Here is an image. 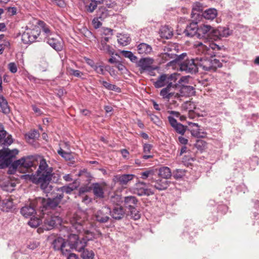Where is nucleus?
Returning a JSON list of instances; mask_svg holds the SVG:
<instances>
[{"mask_svg":"<svg viewBox=\"0 0 259 259\" xmlns=\"http://www.w3.org/2000/svg\"><path fill=\"white\" fill-rule=\"evenodd\" d=\"M68 242L72 248L79 252L82 251L87 245V239L75 234H71L68 237Z\"/></svg>","mask_w":259,"mask_h":259,"instance_id":"obj_8","label":"nucleus"},{"mask_svg":"<svg viewBox=\"0 0 259 259\" xmlns=\"http://www.w3.org/2000/svg\"><path fill=\"white\" fill-rule=\"evenodd\" d=\"M82 251L81 256L83 259H93L94 258L95 254L93 250L84 248Z\"/></svg>","mask_w":259,"mask_h":259,"instance_id":"obj_41","label":"nucleus"},{"mask_svg":"<svg viewBox=\"0 0 259 259\" xmlns=\"http://www.w3.org/2000/svg\"><path fill=\"white\" fill-rule=\"evenodd\" d=\"M109 39L108 37H103L101 40L99 48L105 53L112 55L114 53V50L111 46L107 44Z\"/></svg>","mask_w":259,"mask_h":259,"instance_id":"obj_20","label":"nucleus"},{"mask_svg":"<svg viewBox=\"0 0 259 259\" xmlns=\"http://www.w3.org/2000/svg\"><path fill=\"white\" fill-rule=\"evenodd\" d=\"M40 33L38 27L35 26L33 29H27L22 35V40L24 44H28L36 41Z\"/></svg>","mask_w":259,"mask_h":259,"instance_id":"obj_10","label":"nucleus"},{"mask_svg":"<svg viewBox=\"0 0 259 259\" xmlns=\"http://www.w3.org/2000/svg\"><path fill=\"white\" fill-rule=\"evenodd\" d=\"M93 69L98 74L101 75L105 74L104 66L103 65H101L98 64H96V66H94Z\"/></svg>","mask_w":259,"mask_h":259,"instance_id":"obj_50","label":"nucleus"},{"mask_svg":"<svg viewBox=\"0 0 259 259\" xmlns=\"http://www.w3.org/2000/svg\"><path fill=\"white\" fill-rule=\"evenodd\" d=\"M212 27L208 25H202L199 27L198 35L209 37Z\"/></svg>","mask_w":259,"mask_h":259,"instance_id":"obj_30","label":"nucleus"},{"mask_svg":"<svg viewBox=\"0 0 259 259\" xmlns=\"http://www.w3.org/2000/svg\"><path fill=\"white\" fill-rule=\"evenodd\" d=\"M195 53L198 55H207L210 57L215 56L217 51L221 49V47L212 42H196L194 45Z\"/></svg>","mask_w":259,"mask_h":259,"instance_id":"obj_5","label":"nucleus"},{"mask_svg":"<svg viewBox=\"0 0 259 259\" xmlns=\"http://www.w3.org/2000/svg\"><path fill=\"white\" fill-rule=\"evenodd\" d=\"M0 111L4 114H8L10 112V108L7 100L1 94H0Z\"/></svg>","mask_w":259,"mask_h":259,"instance_id":"obj_29","label":"nucleus"},{"mask_svg":"<svg viewBox=\"0 0 259 259\" xmlns=\"http://www.w3.org/2000/svg\"><path fill=\"white\" fill-rule=\"evenodd\" d=\"M130 213L129 215L131 218H133L135 220L139 219L141 217V214L139 211L135 207H132L129 209Z\"/></svg>","mask_w":259,"mask_h":259,"instance_id":"obj_44","label":"nucleus"},{"mask_svg":"<svg viewBox=\"0 0 259 259\" xmlns=\"http://www.w3.org/2000/svg\"><path fill=\"white\" fill-rule=\"evenodd\" d=\"M92 190L94 195L96 197L103 198L104 197V191H105L107 185L105 182L95 183L92 184Z\"/></svg>","mask_w":259,"mask_h":259,"instance_id":"obj_15","label":"nucleus"},{"mask_svg":"<svg viewBox=\"0 0 259 259\" xmlns=\"http://www.w3.org/2000/svg\"><path fill=\"white\" fill-rule=\"evenodd\" d=\"M222 64L220 60L210 57L209 59L207 58H198V66L201 67L203 70L208 71H215L218 68L222 67Z\"/></svg>","mask_w":259,"mask_h":259,"instance_id":"obj_7","label":"nucleus"},{"mask_svg":"<svg viewBox=\"0 0 259 259\" xmlns=\"http://www.w3.org/2000/svg\"><path fill=\"white\" fill-rule=\"evenodd\" d=\"M217 11L215 9H208L205 10L203 13V17L207 20H213L217 16Z\"/></svg>","mask_w":259,"mask_h":259,"instance_id":"obj_33","label":"nucleus"},{"mask_svg":"<svg viewBox=\"0 0 259 259\" xmlns=\"http://www.w3.org/2000/svg\"><path fill=\"white\" fill-rule=\"evenodd\" d=\"M153 60L150 58L141 59L138 63V66L140 68L141 72L145 71H151L152 70L151 66Z\"/></svg>","mask_w":259,"mask_h":259,"instance_id":"obj_19","label":"nucleus"},{"mask_svg":"<svg viewBox=\"0 0 259 259\" xmlns=\"http://www.w3.org/2000/svg\"><path fill=\"white\" fill-rule=\"evenodd\" d=\"M137 202L138 200L135 196H130L124 197V204L128 209L135 207Z\"/></svg>","mask_w":259,"mask_h":259,"instance_id":"obj_28","label":"nucleus"},{"mask_svg":"<svg viewBox=\"0 0 259 259\" xmlns=\"http://www.w3.org/2000/svg\"><path fill=\"white\" fill-rule=\"evenodd\" d=\"M182 108L183 110L189 112L195 109V107L193 103L191 101H187L182 105Z\"/></svg>","mask_w":259,"mask_h":259,"instance_id":"obj_46","label":"nucleus"},{"mask_svg":"<svg viewBox=\"0 0 259 259\" xmlns=\"http://www.w3.org/2000/svg\"><path fill=\"white\" fill-rule=\"evenodd\" d=\"M189 125L192 126L191 133L193 137L199 138H204L206 137L207 133L200 129L198 123H190Z\"/></svg>","mask_w":259,"mask_h":259,"instance_id":"obj_22","label":"nucleus"},{"mask_svg":"<svg viewBox=\"0 0 259 259\" xmlns=\"http://www.w3.org/2000/svg\"><path fill=\"white\" fill-rule=\"evenodd\" d=\"M133 174L118 175L114 177V181L122 187H126L128 184L135 178Z\"/></svg>","mask_w":259,"mask_h":259,"instance_id":"obj_16","label":"nucleus"},{"mask_svg":"<svg viewBox=\"0 0 259 259\" xmlns=\"http://www.w3.org/2000/svg\"><path fill=\"white\" fill-rule=\"evenodd\" d=\"M0 143L6 145H10L13 143V139L11 135H7L5 130L0 132Z\"/></svg>","mask_w":259,"mask_h":259,"instance_id":"obj_26","label":"nucleus"},{"mask_svg":"<svg viewBox=\"0 0 259 259\" xmlns=\"http://www.w3.org/2000/svg\"><path fill=\"white\" fill-rule=\"evenodd\" d=\"M34 201L35 199L32 200L29 205H25L21 209L20 212L22 215L27 218L35 213L36 210L39 211V205Z\"/></svg>","mask_w":259,"mask_h":259,"instance_id":"obj_11","label":"nucleus"},{"mask_svg":"<svg viewBox=\"0 0 259 259\" xmlns=\"http://www.w3.org/2000/svg\"><path fill=\"white\" fill-rule=\"evenodd\" d=\"M59 38V36L55 33L47 38V42L57 51H61L63 49L62 43Z\"/></svg>","mask_w":259,"mask_h":259,"instance_id":"obj_18","label":"nucleus"},{"mask_svg":"<svg viewBox=\"0 0 259 259\" xmlns=\"http://www.w3.org/2000/svg\"><path fill=\"white\" fill-rule=\"evenodd\" d=\"M55 174H53V168L48 165L45 159L42 158L40 159L36 175H31L30 179L33 183L40 185L41 189L46 194L47 196H53L55 195V190L50 182L52 177L54 178L53 181H55Z\"/></svg>","mask_w":259,"mask_h":259,"instance_id":"obj_1","label":"nucleus"},{"mask_svg":"<svg viewBox=\"0 0 259 259\" xmlns=\"http://www.w3.org/2000/svg\"><path fill=\"white\" fill-rule=\"evenodd\" d=\"M98 2L96 0H92L91 2L85 6L87 12L92 13L97 8Z\"/></svg>","mask_w":259,"mask_h":259,"instance_id":"obj_45","label":"nucleus"},{"mask_svg":"<svg viewBox=\"0 0 259 259\" xmlns=\"http://www.w3.org/2000/svg\"><path fill=\"white\" fill-rule=\"evenodd\" d=\"M58 153L62 157L65 158L66 160L71 161L73 157L71 153L66 152L60 149L58 151Z\"/></svg>","mask_w":259,"mask_h":259,"instance_id":"obj_43","label":"nucleus"},{"mask_svg":"<svg viewBox=\"0 0 259 259\" xmlns=\"http://www.w3.org/2000/svg\"><path fill=\"white\" fill-rule=\"evenodd\" d=\"M92 24L96 29L100 28L102 25V23L99 20V18H94L92 21Z\"/></svg>","mask_w":259,"mask_h":259,"instance_id":"obj_56","label":"nucleus"},{"mask_svg":"<svg viewBox=\"0 0 259 259\" xmlns=\"http://www.w3.org/2000/svg\"><path fill=\"white\" fill-rule=\"evenodd\" d=\"M37 161L33 156L23 157L15 161L12 164L14 169H18L22 172H30L36 168Z\"/></svg>","mask_w":259,"mask_h":259,"instance_id":"obj_4","label":"nucleus"},{"mask_svg":"<svg viewBox=\"0 0 259 259\" xmlns=\"http://www.w3.org/2000/svg\"><path fill=\"white\" fill-rule=\"evenodd\" d=\"M152 145L149 144H145L143 146V152L145 153H150Z\"/></svg>","mask_w":259,"mask_h":259,"instance_id":"obj_57","label":"nucleus"},{"mask_svg":"<svg viewBox=\"0 0 259 259\" xmlns=\"http://www.w3.org/2000/svg\"><path fill=\"white\" fill-rule=\"evenodd\" d=\"M39 25L41 28L42 31L45 33L46 37L48 38L49 36H51L54 33L52 32L49 26L47 25L44 22L40 21Z\"/></svg>","mask_w":259,"mask_h":259,"instance_id":"obj_38","label":"nucleus"},{"mask_svg":"<svg viewBox=\"0 0 259 259\" xmlns=\"http://www.w3.org/2000/svg\"><path fill=\"white\" fill-rule=\"evenodd\" d=\"M18 152L19 151L16 149L10 150L4 148L0 150V169L9 166Z\"/></svg>","mask_w":259,"mask_h":259,"instance_id":"obj_6","label":"nucleus"},{"mask_svg":"<svg viewBox=\"0 0 259 259\" xmlns=\"http://www.w3.org/2000/svg\"><path fill=\"white\" fill-rule=\"evenodd\" d=\"M153 173V171L152 170H147L145 171L141 172L140 173L141 178L145 180L150 175H152Z\"/></svg>","mask_w":259,"mask_h":259,"instance_id":"obj_54","label":"nucleus"},{"mask_svg":"<svg viewBox=\"0 0 259 259\" xmlns=\"http://www.w3.org/2000/svg\"><path fill=\"white\" fill-rule=\"evenodd\" d=\"M177 89H180L179 97L178 98H174L175 99H179L180 97L183 96H190L194 93V89L193 87L190 85H180L179 84V87Z\"/></svg>","mask_w":259,"mask_h":259,"instance_id":"obj_23","label":"nucleus"},{"mask_svg":"<svg viewBox=\"0 0 259 259\" xmlns=\"http://www.w3.org/2000/svg\"><path fill=\"white\" fill-rule=\"evenodd\" d=\"M44 221V227L45 230H50L54 228L57 224L61 223L60 218L57 216H52L47 214Z\"/></svg>","mask_w":259,"mask_h":259,"instance_id":"obj_14","label":"nucleus"},{"mask_svg":"<svg viewBox=\"0 0 259 259\" xmlns=\"http://www.w3.org/2000/svg\"><path fill=\"white\" fill-rule=\"evenodd\" d=\"M110 214L115 220H120L125 215V210L123 207L120 205H116L111 211Z\"/></svg>","mask_w":259,"mask_h":259,"instance_id":"obj_21","label":"nucleus"},{"mask_svg":"<svg viewBox=\"0 0 259 259\" xmlns=\"http://www.w3.org/2000/svg\"><path fill=\"white\" fill-rule=\"evenodd\" d=\"M70 223L72 225L71 230L74 232V230L76 232L80 233L83 230L82 224L84 223L83 219L78 214L75 213L70 220Z\"/></svg>","mask_w":259,"mask_h":259,"instance_id":"obj_12","label":"nucleus"},{"mask_svg":"<svg viewBox=\"0 0 259 259\" xmlns=\"http://www.w3.org/2000/svg\"><path fill=\"white\" fill-rule=\"evenodd\" d=\"M121 54L124 57L128 58L133 62H136L137 61V57L130 51H122Z\"/></svg>","mask_w":259,"mask_h":259,"instance_id":"obj_42","label":"nucleus"},{"mask_svg":"<svg viewBox=\"0 0 259 259\" xmlns=\"http://www.w3.org/2000/svg\"><path fill=\"white\" fill-rule=\"evenodd\" d=\"M168 120L170 125L174 128L175 131L181 135H184L187 128V126H184L180 123L177 122V120L173 117L169 116Z\"/></svg>","mask_w":259,"mask_h":259,"instance_id":"obj_17","label":"nucleus"},{"mask_svg":"<svg viewBox=\"0 0 259 259\" xmlns=\"http://www.w3.org/2000/svg\"><path fill=\"white\" fill-rule=\"evenodd\" d=\"M161 36L167 39L170 38L172 35L171 30L168 26H164L161 29Z\"/></svg>","mask_w":259,"mask_h":259,"instance_id":"obj_40","label":"nucleus"},{"mask_svg":"<svg viewBox=\"0 0 259 259\" xmlns=\"http://www.w3.org/2000/svg\"><path fill=\"white\" fill-rule=\"evenodd\" d=\"M78 175L82 178L86 179V181L89 183L91 182L93 179V176L91 172H89L86 169L80 170Z\"/></svg>","mask_w":259,"mask_h":259,"instance_id":"obj_39","label":"nucleus"},{"mask_svg":"<svg viewBox=\"0 0 259 259\" xmlns=\"http://www.w3.org/2000/svg\"><path fill=\"white\" fill-rule=\"evenodd\" d=\"M221 35V34L220 33L219 28L217 29H214L212 28L209 37L214 39V40H217L222 38Z\"/></svg>","mask_w":259,"mask_h":259,"instance_id":"obj_47","label":"nucleus"},{"mask_svg":"<svg viewBox=\"0 0 259 259\" xmlns=\"http://www.w3.org/2000/svg\"><path fill=\"white\" fill-rule=\"evenodd\" d=\"M120 152L124 158L128 159L130 153L126 149H121L120 150Z\"/></svg>","mask_w":259,"mask_h":259,"instance_id":"obj_61","label":"nucleus"},{"mask_svg":"<svg viewBox=\"0 0 259 259\" xmlns=\"http://www.w3.org/2000/svg\"><path fill=\"white\" fill-rule=\"evenodd\" d=\"M100 79L99 80V82L102 85H103L104 86V87H105L106 89L109 90L110 86L111 85V83L102 80V78L101 77H100Z\"/></svg>","mask_w":259,"mask_h":259,"instance_id":"obj_59","label":"nucleus"},{"mask_svg":"<svg viewBox=\"0 0 259 259\" xmlns=\"http://www.w3.org/2000/svg\"><path fill=\"white\" fill-rule=\"evenodd\" d=\"M172 55H173L172 54H170L167 55L164 52H163L162 53H161L159 55V58H161V63H163L165 62L166 61H169L171 59L176 60L175 59H174L173 58H171L170 57V56H171Z\"/></svg>","mask_w":259,"mask_h":259,"instance_id":"obj_49","label":"nucleus"},{"mask_svg":"<svg viewBox=\"0 0 259 259\" xmlns=\"http://www.w3.org/2000/svg\"><path fill=\"white\" fill-rule=\"evenodd\" d=\"M1 206L3 211H9L13 207V202L10 198L5 199L2 201Z\"/></svg>","mask_w":259,"mask_h":259,"instance_id":"obj_36","label":"nucleus"},{"mask_svg":"<svg viewBox=\"0 0 259 259\" xmlns=\"http://www.w3.org/2000/svg\"><path fill=\"white\" fill-rule=\"evenodd\" d=\"M159 175L163 180H166L170 178L171 176V172L170 168L168 167H162L159 169Z\"/></svg>","mask_w":259,"mask_h":259,"instance_id":"obj_37","label":"nucleus"},{"mask_svg":"<svg viewBox=\"0 0 259 259\" xmlns=\"http://www.w3.org/2000/svg\"><path fill=\"white\" fill-rule=\"evenodd\" d=\"M47 199L42 197H37L35 199L34 202L39 205V211L45 214V211L53 210L59 206L63 198L62 194L56 193L54 196Z\"/></svg>","mask_w":259,"mask_h":259,"instance_id":"obj_3","label":"nucleus"},{"mask_svg":"<svg viewBox=\"0 0 259 259\" xmlns=\"http://www.w3.org/2000/svg\"><path fill=\"white\" fill-rule=\"evenodd\" d=\"M221 37H227L229 35V29L224 27H219Z\"/></svg>","mask_w":259,"mask_h":259,"instance_id":"obj_52","label":"nucleus"},{"mask_svg":"<svg viewBox=\"0 0 259 259\" xmlns=\"http://www.w3.org/2000/svg\"><path fill=\"white\" fill-rule=\"evenodd\" d=\"M69 73L71 75H72L75 77L80 78L82 77V76L83 75V73L82 72L80 71L79 70H74L73 69H70Z\"/></svg>","mask_w":259,"mask_h":259,"instance_id":"obj_53","label":"nucleus"},{"mask_svg":"<svg viewBox=\"0 0 259 259\" xmlns=\"http://www.w3.org/2000/svg\"><path fill=\"white\" fill-rule=\"evenodd\" d=\"M164 52L166 53L167 55L172 54L173 55L170 57L175 59H176L177 58H182V56H186V54H182L181 55L178 56L176 54L177 51L176 50V47L174 45H168L167 46H166L164 49Z\"/></svg>","mask_w":259,"mask_h":259,"instance_id":"obj_25","label":"nucleus"},{"mask_svg":"<svg viewBox=\"0 0 259 259\" xmlns=\"http://www.w3.org/2000/svg\"><path fill=\"white\" fill-rule=\"evenodd\" d=\"M111 213L110 208L104 206L99 210L95 214L96 220L101 223L107 222L109 220V215Z\"/></svg>","mask_w":259,"mask_h":259,"instance_id":"obj_13","label":"nucleus"},{"mask_svg":"<svg viewBox=\"0 0 259 259\" xmlns=\"http://www.w3.org/2000/svg\"><path fill=\"white\" fill-rule=\"evenodd\" d=\"M152 186L159 191L164 190L168 187V182L166 180L159 179L157 180Z\"/></svg>","mask_w":259,"mask_h":259,"instance_id":"obj_34","label":"nucleus"},{"mask_svg":"<svg viewBox=\"0 0 259 259\" xmlns=\"http://www.w3.org/2000/svg\"><path fill=\"white\" fill-rule=\"evenodd\" d=\"M198 58L196 59H187L180 64V69L187 73H194L198 71Z\"/></svg>","mask_w":259,"mask_h":259,"instance_id":"obj_9","label":"nucleus"},{"mask_svg":"<svg viewBox=\"0 0 259 259\" xmlns=\"http://www.w3.org/2000/svg\"><path fill=\"white\" fill-rule=\"evenodd\" d=\"M41 221V220L38 218H31L28 224L32 228H36L39 225Z\"/></svg>","mask_w":259,"mask_h":259,"instance_id":"obj_48","label":"nucleus"},{"mask_svg":"<svg viewBox=\"0 0 259 259\" xmlns=\"http://www.w3.org/2000/svg\"><path fill=\"white\" fill-rule=\"evenodd\" d=\"M52 2L60 7H63L65 5L63 0H52Z\"/></svg>","mask_w":259,"mask_h":259,"instance_id":"obj_63","label":"nucleus"},{"mask_svg":"<svg viewBox=\"0 0 259 259\" xmlns=\"http://www.w3.org/2000/svg\"><path fill=\"white\" fill-rule=\"evenodd\" d=\"M199 27L197 22H192L188 25L184 31L187 36L193 37L198 34Z\"/></svg>","mask_w":259,"mask_h":259,"instance_id":"obj_24","label":"nucleus"},{"mask_svg":"<svg viewBox=\"0 0 259 259\" xmlns=\"http://www.w3.org/2000/svg\"><path fill=\"white\" fill-rule=\"evenodd\" d=\"M77 188V186L69 184L67 186H64L60 188H58L56 189L57 191V193L62 194L64 196V193H65L67 194H70L72 191L75 190Z\"/></svg>","mask_w":259,"mask_h":259,"instance_id":"obj_27","label":"nucleus"},{"mask_svg":"<svg viewBox=\"0 0 259 259\" xmlns=\"http://www.w3.org/2000/svg\"><path fill=\"white\" fill-rule=\"evenodd\" d=\"M117 37L118 43L122 46H125L128 45L131 41V38L126 34H119L117 36Z\"/></svg>","mask_w":259,"mask_h":259,"instance_id":"obj_35","label":"nucleus"},{"mask_svg":"<svg viewBox=\"0 0 259 259\" xmlns=\"http://www.w3.org/2000/svg\"><path fill=\"white\" fill-rule=\"evenodd\" d=\"M8 69L13 73H15L17 71V65L14 62H11L8 64Z\"/></svg>","mask_w":259,"mask_h":259,"instance_id":"obj_55","label":"nucleus"},{"mask_svg":"<svg viewBox=\"0 0 259 259\" xmlns=\"http://www.w3.org/2000/svg\"><path fill=\"white\" fill-rule=\"evenodd\" d=\"M63 248V250H60L63 255L68 254L70 252L71 249H73L71 245L69 244V242L67 244L66 242L64 244V247Z\"/></svg>","mask_w":259,"mask_h":259,"instance_id":"obj_51","label":"nucleus"},{"mask_svg":"<svg viewBox=\"0 0 259 259\" xmlns=\"http://www.w3.org/2000/svg\"><path fill=\"white\" fill-rule=\"evenodd\" d=\"M202 6L201 4L200 3L196 2L194 4L193 9H192V13H194L195 11H201Z\"/></svg>","mask_w":259,"mask_h":259,"instance_id":"obj_58","label":"nucleus"},{"mask_svg":"<svg viewBox=\"0 0 259 259\" xmlns=\"http://www.w3.org/2000/svg\"><path fill=\"white\" fill-rule=\"evenodd\" d=\"M79 197L81 198L82 202L85 204H87L91 201L90 198L87 195H81V196Z\"/></svg>","mask_w":259,"mask_h":259,"instance_id":"obj_62","label":"nucleus"},{"mask_svg":"<svg viewBox=\"0 0 259 259\" xmlns=\"http://www.w3.org/2000/svg\"><path fill=\"white\" fill-rule=\"evenodd\" d=\"M65 242V241L63 238L62 237H58L54 240L52 245L54 249L56 250H63V247H64V244Z\"/></svg>","mask_w":259,"mask_h":259,"instance_id":"obj_32","label":"nucleus"},{"mask_svg":"<svg viewBox=\"0 0 259 259\" xmlns=\"http://www.w3.org/2000/svg\"><path fill=\"white\" fill-rule=\"evenodd\" d=\"M178 140H179V142L182 144H183V145H186L187 143H188V139L182 137V136H180L179 138H178Z\"/></svg>","mask_w":259,"mask_h":259,"instance_id":"obj_64","label":"nucleus"},{"mask_svg":"<svg viewBox=\"0 0 259 259\" xmlns=\"http://www.w3.org/2000/svg\"><path fill=\"white\" fill-rule=\"evenodd\" d=\"M137 48L138 53L142 55L149 54L152 50V47L146 43H141L138 46Z\"/></svg>","mask_w":259,"mask_h":259,"instance_id":"obj_31","label":"nucleus"},{"mask_svg":"<svg viewBox=\"0 0 259 259\" xmlns=\"http://www.w3.org/2000/svg\"><path fill=\"white\" fill-rule=\"evenodd\" d=\"M150 119L156 124H158L160 122L159 118L155 115H151Z\"/></svg>","mask_w":259,"mask_h":259,"instance_id":"obj_60","label":"nucleus"},{"mask_svg":"<svg viewBox=\"0 0 259 259\" xmlns=\"http://www.w3.org/2000/svg\"><path fill=\"white\" fill-rule=\"evenodd\" d=\"M177 76L176 74H162L154 82V85L156 88H160L166 85L165 88L161 90L160 93V95L163 99L169 100L171 98L179 97V94L175 92L179 87V84L176 82Z\"/></svg>","mask_w":259,"mask_h":259,"instance_id":"obj_2","label":"nucleus"}]
</instances>
